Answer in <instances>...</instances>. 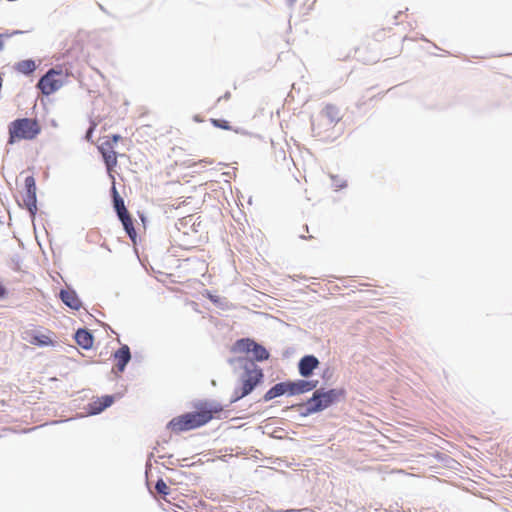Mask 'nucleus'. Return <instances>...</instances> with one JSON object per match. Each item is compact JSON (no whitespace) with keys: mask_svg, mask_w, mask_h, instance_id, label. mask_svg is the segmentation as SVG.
Returning a JSON list of instances; mask_svg holds the SVG:
<instances>
[{"mask_svg":"<svg viewBox=\"0 0 512 512\" xmlns=\"http://www.w3.org/2000/svg\"><path fill=\"white\" fill-rule=\"evenodd\" d=\"M14 69L25 76H30L37 69V65L33 59H25L17 62Z\"/></svg>","mask_w":512,"mask_h":512,"instance_id":"obj_19","label":"nucleus"},{"mask_svg":"<svg viewBox=\"0 0 512 512\" xmlns=\"http://www.w3.org/2000/svg\"><path fill=\"white\" fill-rule=\"evenodd\" d=\"M224 99H229L230 98V92H226L223 96Z\"/></svg>","mask_w":512,"mask_h":512,"instance_id":"obj_32","label":"nucleus"},{"mask_svg":"<svg viewBox=\"0 0 512 512\" xmlns=\"http://www.w3.org/2000/svg\"><path fill=\"white\" fill-rule=\"evenodd\" d=\"M290 396H296L313 391L319 384L318 380L309 378L288 380Z\"/></svg>","mask_w":512,"mask_h":512,"instance_id":"obj_8","label":"nucleus"},{"mask_svg":"<svg viewBox=\"0 0 512 512\" xmlns=\"http://www.w3.org/2000/svg\"><path fill=\"white\" fill-rule=\"evenodd\" d=\"M311 126H312V131H315L316 130V124L314 121L311 122Z\"/></svg>","mask_w":512,"mask_h":512,"instance_id":"obj_33","label":"nucleus"},{"mask_svg":"<svg viewBox=\"0 0 512 512\" xmlns=\"http://www.w3.org/2000/svg\"><path fill=\"white\" fill-rule=\"evenodd\" d=\"M98 150L103 158L108 171H111L117 165V153L112 150V143L109 140L98 146Z\"/></svg>","mask_w":512,"mask_h":512,"instance_id":"obj_10","label":"nucleus"},{"mask_svg":"<svg viewBox=\"0 0 512 512\" xmlns=\"http://www.w3.org/2000/svg\"><path fill=\"white\" fill-rule=\"evenodd\" d=\"M332 375H333L332 370H331L329 367H327V368L322 372L321 377H322V379H323L325 382H327V381H329V380H330V378L332 377Z\"/></svg>","mask_w":512,"mask_h":512,"instance_id":"obj_27","label":"nucleus"},{"mask_svg":"<svg viewBox=\"0 0 512 512\" xmlns=\"http://www.w3.org/2000/svg\"><path fill=\"white\" fill-rule=\"evenodd\" d=\"M63 85V69L57 66L48 69L45 74L39 78L36 87L43 95L49 96L59 90Z\"/></svg>","mask_w":512,"mask_h":512,"instance_id":"obj_6","label":"nucleus"},{"mask_svg":"<svg viewBox=\"0 0 512 512\" xmlns=\"http://www.w3.org/2000/svg\"><path fill=\"white\" fill-rule=\"evenodd\" d=\"M319 118L321 120H327L326 125L332 126L340 121V110L333 104H327L320 112Z\"/></svg>","mask_w":512,"mask_h":512,"instance_id":"obj_16","label":"nucleus"},{"mask_svg":"<svg viewBox=\"0 0 512 512\" xmlns=\"http://www.w3.org/2000/svg\"><path fill=\"white\" fill-rule=\"evenodd\" d=\"M74 340L83 349L89 350L94 343V336L87 328H78L74 334Z\"/></svg>","mask_w":512,"mask_h":512,"instance_id":"obj_15","label":"nucleus"},{"mask_svg":"<svg viewBox=\"0 0 512 512\" xmlns=\"http://www.w3.org/2000/svg\"><path fill=\"white\" fill-rule=\"evenodd\" d=\"M28 342L32 345L39 347H47L53 345V341L46 335L40 334L36 331H31L28 333Z\"/></svg>","mask_w":512,"mask_h":512,"instance_id":"obj_20","label":"nucleus"},{"mask_svg":"<svg viewBox=\"0 0 512 512\" xmlns=\"http://www.w3.org/2000/svg\"><path fill=\"white\" fill-rule=\"evenodd\" d=\"M244 397H246V396L241 394L240 388L235 387V389L231 395V398H230V404L236 403Z\"/></svg>","mask_w":512,"mask_h":512,"instance_id":"obj_25","label":"nucleus"},{"mask_svg":"<svg viewBox=\"0 0 512 512\" xmlns=\"http://www.w3.org/2000/svg\"><path fill=\"white\" fill-rule=\"evenodd\" d=\"M8 290L7 288L0 282V300H3L7 297Z\"/></svg>","mask_w":512,"mask_h":512,"instance_id":"obj_28","label":"nucleus"},{"mask_svg":"<svg viewBox=\"0 0 512 512\" xmlns=\"http://www.w3.org/2000/svg\"><path fill=\"white\" fill-rule=\"evenodd\" d=\"M289 3H294L296 0H287Z\"/></svg>","mask_w":512,"mask_h":512,"instance_id":"obj_34","label":"nucleus"},{"mask_svg":"<svg viewBox=\"0 0 512 512\" xmlns=\"http://www.w3.org/2000/svg\"><path fill=\"white\" fill-rule=\"evenodd\" d=\"M320 364L319 359L313 354H307L300 358L297 364L298 373L302 378H310L314 370Z\"/></svg>","mask_w":512,"mask_h":512,"instance_id":"obj_9","label":"nucleus"},{"mask_svg":"<svg viewBox=\"0 0 512 512\" xmlns=\"http://www.w3.org/2000/svg\"><path fill=\"white\" fill-rule=\"evenodd\" d=\"M9 37H10V35H8V33L0 34V51H2L4 48V38H9Z\"/></svg>","mask_w":512,"mask_h":512,"instance_id":"obj_29","label":"nucleus"},{"mask_svg":"<svg viewBox=\"0 0 512 512\" xmlns=\"http://www.w3.org/2000/svg\"><path fill=\"white\" fill-rule=\"evenodd\" d=\"M332 180V186L335 188V190L343 189L347 186V183L345 180L340 179L337 175H330Z\"/></svg>","mask_w":512,"mask_h":512,"instance_id":"obj_23","label":"nucleus"},{"mask_svg":"<svg viewBox=\"0 0 512 512\" xmlns=\"http://www.w3.org/2000/svg\"><path fill=\"white\" fill-rule=\"evenodd\" d=\"M232 351L247 354V356L243 357L255 364L256 362H263L270 358V352L261 343L249 337L236 340L233 344Z\"/></svg>","mask_w":512,"mask_h":512,"instance_id":"obj_5","label":"nucleus"},{"mask_svg":"<svg viewBox=\"0 0 512 512\" xmlns=\"http://www.w3.org/2000/svg\"><path fill=\"white\" fill-rule=\"evenodd\" d=\"M23 33H24V32H23V31H21V30H14V31H13L12 33H10L9 35H10V37H11V36L19 35V34H23Z\"/></svg>","mask_w":512,"mask_h":512,"instance_id":"obj_31","label":"nucleus"},{"mask_svg":"<svg viewBox=\"0 0 512 512\" xmlns=\"http://www.w3.org/2000/svg\"><path fill=\"white\" fill-rule=\"evenodd\" d=\"M211 122L214 127L221 128L224 130L230 129V124L227 120L224 119H211Z\"/></svg>","mask_w":512,"mask_h":512,"instance_id":"obj_24","label":"nucleus"},{"mask_svg":"<svg viewBox=\"0 0 512 512\" xmlns=\"http://www.w3.org/2000/svg\"><path fill=\"white\" fill-rule=\"evenodd\" d=\"M346 390L344 388H315L311 397L305 402L295 403L287 406L283 411L296 409L302 418L320 413L329 407L335 405L341 398H345Z\"/></svg>","mask_w":512,"mask_h":512,"instance_id":"obj_1","label":"nucleus"},{"mask_svg":"<svg viewBox=\"0 0 512 512\" xmlns=\"http://www.w3.org/2000/svg\"><path fill=\"white\" fill-rule=\"evenodd\" d=\"M155 490L158 494L166 497L170 494V488L167 486L165 481L162 478H159L155 483Z\"/></svg>","mask_w":512,"mask_h":512,"instance_id":"obj_22","label":"nucleus"},{"mask_svg":"<svg viewBox=\"0 0 512 512\" xmlns=\"http://www.w3.org/2000/svg\"><path fill=\"white\" fill-rule=\"evenodd\" d=\"M113 357L117 360L116 369L122 373L126 369L127 364L131 360V351L128 345L122 344L113 354Z\"/></svg>","mask_w":512,"mask_h":512,"instance_id":"obj_12","label":"nucleus"},{"mask_svg":"<svg viewBox=\"0 0 512 512\" xmlns=\"http://www.w3.org/2000/svg\"><path fill=\"white\" fill-rule=\"evenodd\" d=\"M121 139V136L119 134H113L110 137V142L112 143V146L116 144Z\"/></svg>","mask_w":512,"mask_h":512,"instance_id":"obj_30","label":"nucleus"},{"mask_svg":"<svg viewBox=\"0 0 512 512\" xmlns=\"http://www.w3.org/2000/svg\"><path fill=\"white\" fill-rule=\"evenodd\" d=\"M8 144L16 140H33L41 133V126L36 119L17 118L8 126Z\"/></svg>","mask_w":512,"mask_h":512,"instance_id":"obj_4","label":"nucleus"},{"mask_svg":"<svg viewBox=\"0 0 512 512\" xmlns=\"http://www.w3.org/2000/svg\"><path fill=\"white\" fill-rule=\"evenodd\" d=\"M115 401L114 395H104L96 401L88 405V413L90 415H97L102 413L105 409L110 407Z\"/></svg>","mask_w":512,"mask_h":512,"instance_id":"obj_14","label":"nucleus"},{"mask_svg":"<svg viewBox=\"0 0 512 512\" xmlns=\"http://www.w3.org/2000/svg\"><path fill=\"white\" fill-rule=\"evenodd\" d=\"M110 192H111L113 209H114L117 217L121 218L122 216H126L127 214H129V211L127 210V208L125 206L124 199L120 196L114 183L111 186Z\"/></svg>","mask_w":512,"mask_h":512,"instance_id":"obj_17","label":"nucleus"},{"mask_svg":"<svg viewBox=\"0 0 512 512\" xmlns=\"http://www.w3.org/2000/svg\"><path fill=\"white\" fill-rule=\"evenodd\" d=\"M199 404L201 406V410H203L204 413H208V415L211 416V420L213 419L214 415L223 411V407L218 403H210L208 401H202Z\"/></svg>","mask_w":512,"mask_h":512,"instance_id":"obj_21","label":"nucleus"},{"mask_svg":"<svg viewBox=\"0 0 512 512\" xmlns=\"http://www.w3.org/2000/svg\"><path fill=\"white\" fill-rule=\"evenodd\" d=\"M95 128H96V123L91 122V124H90L89 128L86 130V133L84 136L86 141H92V136H93Z\"/></svg>","mask_w":512,"mask_h":512,"instance_id":"obj_26","label":"nucleus"},{"mask_svg":"<svg viewBox=\"0 0 512 512\" xmlns=\"http://www.w3.org/2000/svg\"><path fill=\"white\" fill-rule=\"evenodd\" d=\"M58 296L63 304L72 310H79L82 307V302L73 288L61 289Z\"/></svg>","mask_w":512,"mask_h":512,"instance_id":"obj_11","label":"nucleus"},{"mask_svg":"<svg viewBox=\"0 0 512 512\" xmlns=\"http://www.w3.org/2000/svg\"><path fill=\"white\" fill-rule=\"evenodd\" d=\"M118 219L122 223L123 229L126 232L127 236L130 238V240L134 244H136L137 232H136V229L134 227L133 218L130 215V213L127 214L126 216H122L121 218H118Z\"/></svg>","mask_w":512,"mask_h":512,"instance_id":"obj_18","label":"nucleus"},{"mask_svg":"<svg viewBox=\"0 0 512 512\" xmlns=\"http://www.w3.org/2000/svg\"><path fill=\"white\" fill-rule=\"evenodd\" d=\"M195 407V411L187 412L171 419L167 424V428L175 433H180L202 427L211 421V416L201 410L200 404H197Z\"/></svg>","mask_w":512,"mask_h":512,"instance_id":"obj_3","label":"nucleus"},{"mask_svg":"<svg viewBox=\"0 0 512 512\" xmlns=\"http://www.w3.org/2000/svg\"><path fill=\"white\" fill-rule=\"evenodd\" d=\"M229 364L235 369L240 368L243 373L239 377L241 394L248 396L264 380V372L261 367L247 360L244 357H235L228 360Z\"/></svg>","mask_w":512,"mask_h":512,"instance_id":"obj_2","label":"nucleus"},{"mask_svg":"<svg viewBox=\"0 0 512 512\" xmlns=\"http://www.w3.org/2000/svg\"><path fill=\"white\" fill-rule=\"evenodd\" d=\"M290 396L289 383L288 380L278 382L274 384L264 395L262 400L264 402H269L277 397H281L283 395Z\"/></svg>","mask_w":512,"mask_h":512,"instance_id":"obj_13","label":"nucleus"},{"mask_svg":"<svg viewBox=\"0 0 512 512\" xmlns=\"http://www.w3.org/2000/svg\"><path fill=\"white\" fill-rule=\"evenodd\" d=\"M24 185L26 191V195L23 198L24 205L28 210L30 216L34 218L37 213V188L35 178L33 176H27L25 178Z\"/></svg>","mask_w":512,"mask_h":512,"instance_id":"obj_7","label":"nucleus"}]
</instances>
